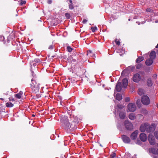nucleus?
Segmentation results:
<instances>
[{"label":"nucleus","instance_id":"a19ab883","mask_svg":"<svg viewBox=\"0 0 158 158\" xmlns=\"http://www.w3.org/2000/svg\"><path fill=\"white\" fill-rule=\"evenodd\" d=\"M146 10L148 12H152V10L150 8H147L146 9Z\"/></svg>","mask_w":158,"mask_h":158},{"label":"nucleus","instance_id":"412c9836","mask_svg":"<svg viewBox=\"0 0 158 158\" xmlns=\"http://www.w3.org/2000/svg\"><path fill=\"white\" fill-rule=\"evenodd\" d=\"M116 99L118 101H120L122 99V95L119 94H117L116 95Z\"/></svg>","mask_w":158,"mask_h":158},{"label":"nucleus","instance_id":"f8f14e48","mask_svg":"<svg viewBox=\"0 0 158 158\" xmlns=\"http://www.w3.org/2000/svg\"><path fill=\"white\" fill-rule=\"evenodd\" d=\"M31 89L32 92L34 94H36L39 92L40 89V86H35L34 87H31Z\"/></svg>","mask_w":158,"mask_h":158},{"label":"nucleus","instance_id":"6ab92c4d","mask_svg":"<svg viewBox=\"0 0 158 158\" xmlns=\"http://www.w3.org/2000/svg\"><path fill=\"white\" fill-rule=\"evenodd\" d=\"M87 55L89 57H95V54L93 53L90 50H89L87 51Z\"/></svg>","mask_w":158,"mask_h":158},{"label":"nucleus","instance_id":"f257e3e1","mask_svg":"<svg viewBox=\"0 0 158 158\" xmlns=\"http://www.w3.org/2000/svg\"><path fill=\"white\" fill-rule=\"evenodd\" d=\"M123 85L121 83L118 81L115 87V89L118 92H120L123 88H126L128 85V80L126 78L123 79L122 80Z\"/></svg>","mask_w":158,"mask_h":158},{"label":"nucleus","instance_id":"a211bd4d","mask_svg":"<svg viewBox=\"0 0 158 158\" xmlns=\"http://www.w3.org/2000/svg\"><path fill=\"white\" fill-rule=\"evenodd\" d=\"M153 60L149 58L146 60L145 62V64L146 65L149 66L151 65L153 63Z\"/></svg>","mask_w":158,"mask_h":158},{"label":"nucleus","instance_id":"a878e982","mask_svg":"<svg viewBox=\"0 0 158 158\" xmlns=\"http://www.w3.org/2000/svg\"><path fill=\"white\" fill-rule=\"evenodd\" d=\"M129 119L131 120H134L135 118V115L133 113L129 115Z\"/></svg>","mask_w":158,"mask_h":158},{"label":"nucleus","instance_id":"864d4df0","mask_svg":"<svg viewBox=\"0 0 158 158\" xmlns=\"http://www.w3.org/2000/svg\"><path fill=\"white\" fill-rule=\"evenodd\" d=\"M52 57H54V56H52Z\"/></svg>","mask_w":158,"mask_h":158},{"label":"nucleus","instance_id":"49530a36","mask_svg":"<svg viewBox=\"0 0 158 158\" xmlns=\"http://www.w3.org/2000/svg\"><path fill=\"white\" fill-rule=\"evenodd\" d=\"M153 158H158V157L156 156H153Z\"/></svg>","mask_w":158,"mask_h":158},{"label":"nucleus","instance_id":"ddd939ff","mask_svg":"<svg viewBox=\"0 0 158 158\" xmlns=\"http://www.w3.org/2000/svg\"><path fill=\"white\" fill-rule=\"evenodd\" d=\"M119 116L121 119H123L126 117L125 111L124 110H122L119 111Z\"/></svg>","mask_w":158,"mask_h":158},{"label":"nucleus","instance_id":"c85d7f7f","mask_svg":"<svg viewBox=\"0 0 158 158\" xmlns=\"http://www.w3.org/2000/svg\"><path fill=\"white\" fill-rule=\"evenodd\" d=\"M67 50L68 52H71L72 51L73 49L70 46H68L67 47Z\"/></svg>","mask_w":158,"mask_h":158},{"label":"nucleus","instance_id":"8fccbe9b","mask_svg":"<svg viewBox=\"0 0 158 158\" xmlns=\"http://www.w3.org/2000/svg\"><path fill=\"white\" fill-rule=\"evenodd\" d=\"M155 22L157 23V22H158V21H155Z\"/></svg>","mask_w":158,"mask_h":158},{"label":"nucleus","instance_id":"4be33fe9","mask_svg":"<svg viewBox=\"0 0 158 158\" xmlns=\"http://www.w3.org/2000/svg\"><path fill=\"white\" fill-rule=\"evenodd\" d=\"M69 2L70 4H69V8L70 10H72L74 8V6L73 4L72 1L71 0H69Z\"/></svg>","mask_w":158,"mask_h":158},{"label":"nucleus","instance_id":"b1692460","mask_svg":"<svg viewBox=\"0 0 158 158\" xmlns=\"http://www.w3.org/2000/svg\"><path fill=\"white\" fill-rule=\"evenodd\" d=\"M138 93L139 95H141L144 94V91L143 89H139L138 90Z\"/></svg>","mask_w":158,"mask_h":158},{"label":"nucleus","instance_id":"f3484780","mask_svg":"<svg viewBox=\"0 0 158 158\" xmlns=\"http://www.w3.org/2000/svg\"><path fill=\"white\" fill-rule=\"evenodd\" d=\"M156 56V52L155 51H152L150 53L149 56L150 58L153 59V60L155 58Z\"/></svg>","mask_w":158,"mask_h":158},{"label":"nucleus","instance_id":"f704fd0d","mask_svg":"<svg viewBox=\"0 0 158 158\" xmlns=\"http://www.w3.org/2000/svg\"><path fill=\"white\" fill-rule=\"evenodd\" d=\"M115 42L116 43L117 45H120V42L119 40H118L117 39L115 40Z\"/></svg>","mask_w":158,"mask_h":158},{"label":"nucleus","instance_id":"ea45409f","mask_svg":"<svg viewBox=\"0 0 158 158\" xmlns=\"http://www.w3.org/2000/svg\"><path fill=\"white\" fill-rule=\"evenodd\" d=\"M54 45H50L48 47V49L50 50L52 49L53 48Z\"/></svg>","mask_w":158,"mask_h":158},{"label":"nucleus","instance_id":"c03bdc74","mask_svg":"<svg viewBox=\"0 0 158 158\" xmlns=\"http://www.w3.org/2000/svg\"><path fill=\"white\" fill-rule=\"evenodd\" d=\"M47 2L49 4H50L52 2V0H48L47 1Z\"/></svg>","mask_w":158,"mask_h":158},{"label":"nucleus","instance_id":"c9c22d12","mask_svg":"<svg viewBox=\"0 0 158 158\" xmlns=\"http://www.w3.org/2000/svg\"><path fill=\"white\" fill-rule=\"evenodd\" d=\"M142 66V64H138L136 66V68L137 69H140Z\"/></svg>","mask_w":158,"mask_h":158},{"label":"nucleus","instance_id":"72a5a7b5","mask_svg":"<svg viewBox=\"0 0 158 158\" xmlns=\"http://www.w3.org/2000/svg\"><path fill=\"white\" fill-rule=\"evenodd\" d=\"M117 107L120 109H123L124 108V106L121 104H118L117 105Z\"/></svg>","mask_w":158,"mask_h":158},{"label":"nucleus","instance_id":"9b49d317","mask_svg":"<svg viewBox=\"0 0 158 158\" xmlns=\"http://www.w3.org/2000/svg\"><path fill=\"white\" fill-rule=\"evenodd\" d=\"M138 133V130H136L133 132L131 135L130 137L132 140H135L136 138Z\"/></svg>","mask_w":158,"mask_h":158},{"label":"nucleus","instance_id":"e433bc0d","mask_svg":"<svg viewBox=\"0 0 158 158\" xmlns=\"http://www.w3.org/2000/svg\"><path fill=\"white\" fill-rule=\"evenodd\" d=\"M125 101L126 102H129L130 101V98L129 97H126L125 98Z\"/></svg>","mask_w":158,"mask_h":158},{"label":"nucleus","instance_id":"1a4fd4ad","mask_svg":"<svg viewBox=\"0 0 158 158\" xmlns=\"http://www.w3.org/2000/svg\"><path fill=\"white\" fill-rule=\"evenodd\" d=\"M148 127V123H145L142 125L140 127V130L141 132H144L146 131L147 132V129Z\"/></svg>","mask_w":158,"mask_h":158},{"label":"nucleus","instance_id":"603ef678","mask_svg":"<svg viewBox=\"0 0 158 158\" xmlns=\"http://www.w3.org/2000/svg\"><path fill=\"white\" fill-rule=\"evenodd\" d=\"M128 20H129V21H130V19H129Z\"/></svg>","mask_w":158,"mask_h":158},{"label":"nucleus","instance_id":"7c9ffc66","mask_svg":"<svg viewBox=\"0 0 158 158\" xmlns=\"http://www.w3.org/2000/svg\"><path fill=\"white\" fill-rule=\"evenodd\" d=\"M26 3V1L25 0H21L20 2V5L21 6H23V5L25 4Z\"/></svg>","mask_w":158,"mask_h":158},{"label":"nucleus","instance_id":"473e14b6","mask_svg":"<svg viewBox=\"0 0 158 158\" xmlns=\"http://www.w3.org/2000/svg\"><path fill=\"white\" fill-rule=\"evenodd\" d=\"M154 135L156 138L158 139V131H156L154 133Z\"/></svg>","mask_w":158,"mask_h":158},{"label":"nucleus","instance_id":"de8ad7c7","mask_svg":"<svg viewBox=\"0 0 158 158\" xmlns=\"http://www.w3.org/2000/svg\"><path fill=\"white\" fill-rule=\"evenodd\" d=\"M33 65L34 66H35L36 65V64L35 63H34L33 64Z\"/></svg>","mask_w":158,"mask_h":158},{"label":"nucleus","instance_id":"f03ea898","mask_svg":"<svg viewBox=\"0 0 158 158\" xmlns=\"http://www.w3.org/2000/svg\"><path fill=\"white\" fill-rule=\"evenodd\" d=\"M73 121L74 123V126L73 127H72L73 125L72 124L70 125V123L67 120L63 122L62 123V126L65 129H68L71 127L73 128H76L75 126V125L76 124V123L75 122L76 121L75 120H74Z\"/></svg>","mask_w":158,"mask_h":158},{"label":"nucleus","instance_id":"393cba45","mask_svg":"<svg viewBox=\"0 0 158 158\" xmlns=\"http://www.w3.org/2000/svg\"><path fill=\"white\" fill-rule=\"evenodd\" d=\"M6 105L7 107L10 108L13 107L14 104L11 102H9L6 103Z\"/></svg>","mask_w":158,"mask_h":158},{"label":"nucleus","instance_id":"58836bf2","mask_svg":"<svg viewBox=\"0 0 158 158\" xmlns=\"http://www.w3.org/2000/svg\"><path fill=\"white\" fill-rule=\"evenodd\" d=\"M34 62L37 63H39L40 62V60L39 59H35Z\"/></svg>","mask_w":158,"mask_h":158},{"label":"nucleus","instance_id":"9d476101","mask_svg":"<svg viewBox=\"0 0 158 158\" xmlns=\"http://www.w3.org/2000/svg\"><path fill=\"white\" fill-rule=\"evenodd\" d=\"M122 139L124 142L125 143H129L130 142V138L126 135H122Z\"/></svg>","mask_w":158,"mask_h":158},{"label":"nucleus","instance_id":"7ed1b4c3","mask_svg":"<svg viewBox=\"0 0 158 158\" xmlns=\"http://www.w3.org/2000/svg\"><path fill=\"white\" fill-rule=\"evenodd\" d=\"M136 109V107L135 104L132 103H130L127 105V112H133L135 111Z\"/></svg>","mask_w":158,"mask_h":158},{"label":"nucleus","instance_id":"c756f323","mask_svg":"<svg viewBox=\"0 0 158 158\" xmlns=\"http://www.w3.org/2000/svg\"><path fill=\"white\" fill-rule=\"evenodd\" d=\"M65 16L66 18L67 19H69L71 16L70 14L68 13L65 14Z\"/></svg>","mask_w":158,"mask_h":158},{"label":"nucleus","instance_id":"6e6552de","mask_svg":"<svg viewBox=\"0 0 158 158\" xmlns=\"http://www.w3.org/2000/svg\"><path fill=\"white\" fill-rule=\"evenodd\" d=\"M141 79V77L139 74L136 73L133 77V81L135 82H138Z\"/></svg>","mask_w":158,"mask_h":158},{"label":"nucleus","instance_id":"a18cd8bd","mask_svg":"<svg viewBox=\"0 0 158 158\" xmlns=\"http://www.w3.org/2000/svg\"><path fill=\"white\" fill-rule=\"evenodd\" d=\"M140 103V100L138 99L136 101V104L137 105H138L139 103Z\"/></svg>","mask_w":158,"mask_h":158},{"label":"nucleus","instance_id":"423d86ee","mask_svg":"<svg viewBox=\"0 0 158 158\" xmlns=\"http://www.w3.org/2000/svg\"><path fill=\"white\" fill-rule=\"evenodd\" d=\"M148 139L151 145H153L155 144V139L152 135H149L148 137Z\"/></svg>","mask_w":158,"mask_h":158},{"label":"nucleus","instance_id":"79ce46f5","mask_svg":"<svg viewBox=\"0 0 158 158\" xmlns=\"http://www.w3.org/2000/svg\"><path fill=\"white\" fill-rule=\"evenodd\" d=\"M9 100L10 101H15V99L12 97H10L9 98Z\"/></svg>","mask_w":158,"mask_h":158},{"label":"nucleus","instance_id":"39448f33","mask_svg":"<svg viewBox=\"0 0 158 158\" xmlns=\"http://www.w3.org/2000/svg\"><path fill=\"white\" fill-rule=\"evenodd\" d=\"M124 124L126 129L128 130H131L133 129V126L132 123L128 121H125Z\"/></svg>","mask_w":158,"mask_h":158},{"label":"nucleus","instance_id":"cd10ccee","mask_svg":"<svg viewBox=\"0 0 158 158\" xmlns=\"http://www.w3.org/2000/svg\"><path fill=\"white\" fill-rule=\"evenodd\" d=\"M116 154L115 152H112L110 155V157L109 158H114L116 157Z\"/></svg>","mask_w":158,"mask_h":158},{"label":"nucleus","instance_id":"bb28decb","mask_svg":"<svg viewBox=\"0 0 158 158\" xmlns=\"http://www.w3.org/2000/svg\"><path fill=\"white\" fill-rule=\"evenodd\" d=\"M152 81L151 79H149L147 81V85L149 86H150L152 85Z\"/></svg>","mask_w":158,"mask_h":158},{"label":"nucleus","instance_id":"0eeeda50","mask_svg":"<svg viewBox=\"0 0 158 158\" xmlns=\"http://www.w3.org/2000/svg\"><path fill=\"white\" fill-rule=\"evenodd\" d=\"M155 129V126L154 124L149 125L148 124V127L147 129V132L151 133L153 132Z\"/></svg>","mask_w":158,"mask_h":158},{"label":"nucleus","instance_id":"09e8293b","mask_svg":"<svg viewBox=\"0 0 158 158\" xmlns=\"http://www.w3.org/2000/svg\"><path fill=\"white\" fill-rule=\"evenodd\" d=\"M32 116L33 117H35V115H34V114H33V115H32Z\"/></svg>","mask_w":158,"mask_h":158},{"label":"nucleus","instance_id":"2eb2a0df","mask_svg":"<svg viewBox=\"0 0 158 158\" xmlns=\"http://www.w3.org/2000/svg\"><path fill=\"white\" fill-rule=\"evenodd\" d=\"M31 84H30L31 87L40 86V84L39 83H37L35 78H33L31 79Z\"/></svg>","mask_w":158,"mask_h":158},{"label":"nucleus","instance_id":"4c0bfd02","mask_svg":"<svg viewBox=\"0 0 158 158\" xmlns=\"http://www.w3.org/2000/svg\"><path fill=\"white\" fill-rule=\"evenodd\" d=\"M5 39V38L4 36H0V41H3Z\"/></svg>","mask_w":158,"mask_h":158},{"label":"nucleus","instance_id":"2f4dec72","mask_svg":"<svg viewBox=\"0 0 158 158\" xmlns=\"http://www.w3.org/2000/svg\"><path fill=\"white\" fill-rule=\"evenodd\" d=\"M91 30L93 32L96 31L97 30V28L96 27H92L91 28Z\"/></svg>","mask_w":158,"mask_h":158},{"label":"nucleus","instance_id":"20e7f679","mask_svg":"<svg viewBox=\"0 0 158 158\" xmlns=\"http://www.w3.org/2000/svg\"><path fill=\"white\" fill-rule=\"evenodd\" d=\"M142 103L145 105H148L150 103V100L149 97L147 95L143 96L141 99Z\"/></svg>","mask_w":158,"mask_h":158},{"label":"nucleus","instance_id":"37998d69","mask_svg":"<svg viewBox=\"0 0 158 158\" xmlns=\"http://www.w3.org/2000/svg\"><path fill=\"white\" fill-rule=\"evenodd\" d=\"M87 20L84 19L83 20L82 22V23H85L87 22Z\"/></svg>","mask_w":158,"mask_h":158},{"label":"nucleus","instance_id":"5701e85b","mask_svg":"<svg viewBox=\"0 0 158 158\" xmlns=\"http://www.w3.org/2000/svg\"><path fill=\"white\" fill-rule=\"evenodd\" d=\"M144 58L143 57L140 56L138 57L136 60V61L137 63H139L143 60Z\"/></svg>","mask_w":158,"mask_h":158},{"label":"nucleus","instance_id":"3c124183","mask_svg":"<svg viewBox=\"0 0 158 158\" xmlns=\"http://www.w3.org/2000/svg\"><path fill=\"white\" fill-rule=\"evenodd\" d=\"M39 95H38V96H37V97H38V98L39 97ZM39 97H40V96H39Z\"/></svg>","mask_w":158,"mask_h":158},{"label":"nucleus","instance_id":"aec40b11","mask_svg":"<svg viewBox=\"0 0 158 158\" xmlns=\"http://www.w3.org/2000/svg\"><path fill=\"white\" fill-rule=\"evenodd\" d=\"M23 94V92L22 91H20L19 93L15 94V97L17 98L20 99L21 98Z\"/></svg>","mask_w":158,"mask_h":158},{"label":"nucleus","instance_id":"dca6fc26","mask_svg":"<svg viewBox=\"0 0 158 158\" xmlns=\"http://www.w3.org/2000/svg\"><path fill=\"white\" fill-rule=\"evenodd\" d=\"M149 151L150 152L154 154H157L158 155V148L156 150L154 148H151L149 149Z\"/></svg>","mask_w":158,"mask_h":158},{"label":"nucleus","instance_id":"4468645a","mask_svg":"<svg viewBox=\"0 0 158 158\" xmlns=\"http://www.w3.org/2000/svg\"><path fill=\"white\" fill-rule=\"evenodd\" d=\"M139 137L141 140L143 142L146 141L147 139L146 135L144 133L140 134L139 135Z\"/></svg>","mask_w":158,"mask_h":158}]
</instances>
